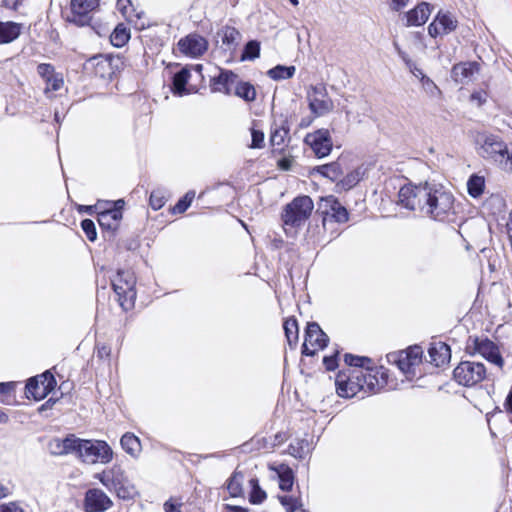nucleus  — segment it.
I'll return each instance as SVG.
<instances>
[{
  "label": "nucleus",
  "mask_w": 512,
  "mask_h": 512,
  "mask_svg": "<svg viewBox=\"0 0 512 512\" xmlns=\"http://www.w3.org/2000/svg\"><path fill=\"white\" fill-rule=\"evenodd\" d=\"M399 203L409 210H418L435 221L444 222L455 215V198L441 184L421 183L404 185L398 193Z\"/></svg>",
  "instance_id": "f257e3e1"
},
{
  "label": "nucleus",
  "mask_w": 512,
  "mask_h": 512,
  "mask_svg": "<svg viewBox=\"0 0 512 512\" xmlns=\"http://www.w3.org/2000/svg\"><path fill=\"white\" fill-rule=\"evenodd\" d=\"M74 455L87 464H106L112 460L113 451L105 441L77 437Z\"/></svg>",
  "instance_id": "f03ea898"
},
{
  "label": "nucleus",
  "mask_w": 512,
  "mask_h": 512,
  "mask_svg": "<svg viewBox=\"0 0 512 512\" xmlns=\"http://www.w3.org/2000/svg\"><path fill=\"white\" fill-rule=\"evenodd\" d=\"M314 208V203L309 196H298L288 203L282 213L285 226L298 228L309 219Z\"/></svg>",
  "instance_id": "7ed1b4c3"
},
{
  "label": "nucleus",
  "mask_w": 512,
  "mask_h": 512,
  "mask_svg": "<svg viewBox=\"0 0 512 512\" xmlns=\"http://www.w3.org/2000/svg\"><path fill=\"white\" fill-rule=\"evenodd\" d=\"M136 279L129 270H118L112 279V287L118 297V302L123 310L127 311L134 306L136 298L135 292Z\"/></svg>",
  "instance_id": "20e7f679"
},
{
  "label": "nucleus",
  "mask_w": 512,
  "mask_h": 512,
  "mask_svg": "<svg viewBox=\"0 0 512 512\" xmlns=\"http://www.w3.org/2000/svg\"><path fill=\"white\" fill-rule=\"evenodd\" d=\"M455 381L463 386H474L486 378V368L483 363L462 361L453 371Z\"/></svg>",
  "instance_id": "39448f33"
},
{
  "label": "nucleus",
  "mask_w": 512,
  "mask_h": 512,
  "mask_svg": "<svg viewBox=\"0 0 512 512\" xmlns=\"http://www.w3.org/2000/svg\"><path fill=\"white\" fill-rule=\"evenodd\" d=\"M307 100L310 111L316 117L324 116L334 109V103L328 95L326 86L322 83L309 86Z\"/></svg>",
  "instance_id": "423d86ee"
},
{
  "label": "nucleus",
  "mask_w": 512,
  "mask_h": 512,
  "mask_svg": "<svg viewBox=\"0 0 512 512\" xmlns=\"http://www.w3.org/2000/svg\"><path fill=\"white\" fill-rule=\"evenodd\" d=\"M467 348L472 349L474 353L480 354L499 368L504 366V359L500 354L498 346L487 337H469Z\"/></svg>",
  "instance_id": "0eeeda50"
},
{
  "label": "nucleus",
  "mask_w": 512,
  "mask_h": 512,
  "mask_svg": "<svg viewBox=\"0 0 512 512\" xmlns=\"http://www.w3.org/2000/svg\"><path fill=\"white\" fill-rule=\"evenodd\" d=\"M56 380L49 371L41 375L32 377L26 384L27 398H33L36 401L44 399L55 387Z\"/></svg>",
  "instance_id": "6e6552de"
},
{
  "label": "nucleus",
  "mask_w": 512,
  "mask_h": 512,
  "mask_svg": "<svg viewBox=\"0 0 512 512\" xmlns=\"http://www.w3.org/2000/svg\"><path fill=\"white\" fill-rule=\"evenodd\" d=\"M328 341V336L323 332L318 323H308L305 330V342L302 347V353L307 356H313L318 349L326 347Z\"/></svg>",
  "instance_id": "1a4fd4ad"
},
{
  "label": "nucleus",
  "mask_w": 512,
  "mask_h": 512,
  "mask_svg": "<svg viewBox=\"0 0 512 512\" xmlns=\"http://www.w3.org/2000/svg\"><path fill=\"white\" fill-rule=\"evenodd\" d=\"M304 143L309 145L318 158L328 156L332 150V139L327 129H319L308 133L304 138Z\"/></svg>",
  "instance_id": "9d476101"
},
{
  "label": "nucleus",
  "mask_w": 512,
  "mask_h": 512,
  "mask_svg": "<svg viewBox=\"0 0 512 512\" xmlns=\"http://www.w3.org/2000/svg\"><path fill=\"white\" fill-rule=\"evenodd\" d=\"M112 505V500L101 489L91 488L85 493L83 507L86 512H105Z\"/></svg>",
  "instance_id": "9b49d317"
},
{
  "label": "nucleus",
  "mask_w": 512,
  "mask_h": 512,
  "mask_svg": "<svg viewBox=\"0 0 512 512\" xmlns=\"http://www.w3.org/2000/svg\"><path fill=\"white\" fill-rule=\"evenodd\" d=\"M336 391L340 397L351 398L362 392V384L355 379V369L349 375L340 372L336 377Z\"/></svg>",
  "instance_id": "f8f14e48"
},
{
  "label": "nucleus",
  "mask_w": 512,
  "mask_h": 512,
  "mask_svg": "<svg viewBox=\"0 0 512 512\" xmlns=\"http://www.w3.org/2000/svg\"><path fill=\"white\" fill-rule=\"evenodd\" d=\"M100 0H71V21L80 25L88 24L90 13L96 10Z\"/></svg>",
  "instance_id": "ddd939ff"
},
{
  "label": "nucleus",
  "mask_w": 512,
  "mask_h": 512,
  "mask_svg": "<svg viewBox=\"0 0 512 512\" xmlns=\"http://www.w3.org/2000/svg\"><path fill=\"white\" fill-rule=\"evenodd\" d=\"M124 205L123 200H118L114 203L113 208H108L98 212V223L104 230L115 231L119 226L122 219L121 208Z\"/></svg>",
  "instance_id": "4468645a"
},
{
  "label": "nucleus",
  "mask_w": 512,
  "mask_h": 512,
  "mask_svg": "<svg viewBox=\"0 0 512 512\" xmlns=\"http://www.w3.org/2000/svg\"><path fill=\"white\" fill-rule=\"evenodd\" d=\"M180 51L186 55L197 57L207 50V41L196 34L188 35L178 42Z\"/></svg>",
  "instance_id": "2eb2a0df"
},
{
  "label": "nucleus",
  "mask_w": 512,
  "mask_h": 512,
  "mask_svg": "<svg viewBox=\"0 0 512 512\" xmlns=\"http://www.w3.org/2000/svg\"><path fill=\"white\" fill-rule=\"evenodd\" d=\"M478 72L479 64L477 62H462L452 67L451 77L457 83L466 84L470 82Z\"/></svg>",
  "instance_id": "dca6fc26"
},
{
  "label": "nucleus",
  "mask_w": 512,
  "mask_h": 512,
  "mask_svg": "<svg viewBox=\"0 0 512 512\" xmlns=\"http://www.w3.org/2000/svg\"><path fill=\"white\" fill-rule=\"evenodd\" d=\"M429 362L440 367L450 361L451 350L450 347L444 342L432 343L428 349Z\"/></svg>",
  "instance_id": "f3484780"
},
{
  "label": "nucleus",
  "mask_w": 512,
  "mask_h": 512,
  "mask_svg": "<svg viewBox=\"0 0 512 512\" xmlns=\"http://www.w3.org/2000/svg\"><path fill=\"white\" fill-rule=\"evenodd\" d=\"M76 440L74 434H69L64 439L54 438L49 442V449L53 455L75 454Z\"/></svg>",
  "instance_id": "a211bd4d"
},
{
  "label": "nucleus",
  "mask_w": 512,
  "mask_h": 512,
  "mask_svg": "<svg viewBox=\"0 0 512 512\" xmlns=\"http://www.w3.org/2000/svg\"><path fill=\"white\" fill-rule=\"evenodd\" d=\"M236 82L237 74L228 70L221 71L217 77L212 79V89L216 92H222L229 95L231 94Z\"/></svg>",
  "instance_id": "6ab92c4d"
},
{
  "label": "nucleus",
  "mask_w": 512,
  "mask_h": 512,
  "mask_svg": "<svg viewBox=\"0 0 512 512\" xmlns=\"http://www.w3.org/2000/svg\"><path fill=\"white\" fill-rule=\"evenodd\" d=\"M431 11L429 3L421 2L414 9L407 12L406 26H421L425 24L431 14Z\"/></svg>",
  "instance_id": "aec40b11"
},
{
  "label": "nucleus",
  "mask_w": 512,
  "mask_h": 512,
  "mask_svg": "<svg viewBox=\"0 0 512 512\" xmlns=\"http://www.w3.org/2000/svg\"><path fill=\"white\" fill-rule=\"evenodd\" d=\"M355 379L362 384L363 394L376 393L378 388V380L375 375L370 371V368L365 371L362 369H355Z\"/></svg>",
  "instance_id": "412c9836"
},
{
  "label": "nucleus",
  "mask_w": 512,
  "mask_h": 512,
  "mask_svg": "<svg viewBox=\"0 0 512 512\" xmlns=\"http://www.w3.org/2000/svg\"><path fill=\"white\" fill-rule=\"evenodd\" d=\"M22 24L8 21H0V44L11 43L21 34Z\"/></svg>",
  "instance_id": "4be33fe9"
},
{
  "label": "nucleus",
  "mask_w": 512,
  "mask_h": 512,
  "mask_svg": "<svg viewBox=\"0 0 512 512\" xmlns=\"http://www.w3.org/2000/svg\"><path fill=\"white\" fill-rule=\"evenodd\" d=\"M94 477L109 490H117V486L121 483L122 471L119 467H113L110 470L95 474Z\"/></svg>",
  "instance_id": "5701e85b"
},
{
  "label": "nucleus",
  "mask_w": 512,
  "mask_h": 512,
  "mask_svg": "<svg viewBox=\"0 0 512 512\" xmlns=\"http://www.w3.org/2000/svg\"><path fill=\"white\" fill-rule=\"evenodd\" d=\"M218 35L221 37L222 44L226 46L227 50L233 51L238 46L241 34L240 32L231 26H224L219 32Z\"/></svg>",
  "instance_id": "b1692460"
},
{
  "label": "nucleus",
  "mask_w": 512,
  "mask_h": 512,
  "mask_svg": "<svg viewBox=\"0 0 512 512\" xmlns=\"http://www.w3.org/2000/svg\"><path fill=\"white\" fill-rule=\"evenodd\" d=\"M289 134V127L285 123L281 125L274 124L271 127L270 143L272 147L283 150L285 141Z\"/></svg>",
  "instance_id": "393cba45"
},
{
  "label": "nucleus",
  "mask_w": 512,
  "mask_h": 512,
  "mask_svg": "<svg viewBox=\"0 0 512 512\" xmlns=\"http://www.w3.org/2000/svg\"><path fill=\"white\" fill-rule=\"evenodd\" d=\"M190 78V71L187 68H182L174 74L172 81V91L174 94L182 96L187 92L186 85Z\"/></svg>",
  "instance_id": "a878e982"
},
{
  "label": "nucleus",
  "mask_w": 512,
  "mask_h": 512,
  "mask_svg": "<svg viewBox=\"0 0 512 512\" xmlns=\"http://www.w3.org/2000/svg\"><path fill=\"white\" fill-rule=\"evenodd\" d=\"M233 89L234 94L246 102H252L256 99V89L249 82L239 81L237 78V82L235 83Z\"/></svg>",
  "instance_id": "bb28decb"
},
{
  "label": "nucleus",
  "mask_w": 512,
  "mask_h": 512,
  "mask_svg": "<svg viewBox=\"0 0 512 512\" xmlns=\"http://www.w3.org/2000/svg\"><path fill=\"white\" fill-rule=\"evenodd\" d=\"M279 477V487L283 491H290L294 482V474L290 467L286 465H280L277 469Z\"/></svg>",
  "instance_id": "cd10ccee"
},
{
  "label": "nucleus",
  "mask_w": 512,
  "mask_h": 512,
  "mask_svg": "<svg viewBox=\"0 0 512 512\" xmlns=\"http://www.w3.org/2000/svg\"><path fill=\"white\" fill-rule=\"evenodd\" d=\"M130 39V30L123 24L116 26L110 36L111 44L115 47H123Z\"/></svg>",
  "instance_id": "c85d7f7f"
},
{
  "label": "nucleus",
  "mask_w": 512,
  "mask_h": 512,
  "mask_svg": "<svg viewBox=\"0 0 512 512\" xmlns=\"http://www.w3.org/2000/svg\"><path fill=\"white\" fill-rule=\"evenodd\" d=\"M295 66L277 65L267 71V75L273 80H285L294 76Z\"/></svg>",
  "instance_id": "c756f323"
},
{
  "label": "nucleus",
  "mask_w": 512,
  "mask_h": 512,
  "mask_svg": "<svg viewBox=\"0 0 512 512\" xmlns=\"http://www.w3.org/2000/svg\"><path fill=\"white\" fill-rule=\"evenodd\" d=\"M122 448L132 456L140 452V440L132 433H126L120 440Z\"/></svg>",
  "instance_id": "7c9ffc66"
},
{
  "label": "nucleus",
  "mask_w": 512,
  "mask_h": 512,
  "mask_svg": "<svg viewBox=\"0 0 512 512\" xmlns=\"http://www.w3.org/2000/svg\"><path fill=\"white\" fill-rule=\"evenodd\" d=\"M435 21L441 27L443 35L454 31L457 27V20L450 13L439 12Z\"/></svg>",
  "instance_id": "2f4dec72"
},
{
  "label": "nucleus",
  "mask_w": 512,
  "mask_h": 512,
  "mask_svg": "<svg viewBox=\"0 0 512 512\" xmlns=\"http://www.w3.org/2000/svg\"><path fill=\"white\" fill-rule=\"evenodd\" d=\"M363 175V169L358 167L349 172L343 179H341L338 185H340L345 190H349L359 183V181L363 178Z\"/></svg>",
  "instance_id": "473e14b6"
},
{
  "label": "nucleus",
  "mask_w": 512,
  "mask_h": 512,
  "mask_svg": "<svg viewBox=\"0 0 512 512\" xmlns=\"http://www.w3.org/2000/svg\"><path fill=\"white\" fill-rule=\"evenodd\" d=\"M485 186L484 177L478 175H472L467 182V189L470 196L477 198L483 191Z\"/></svg>",
  "instance_id": "72a5a7b5"
},
{
  "label": "nucleus",
  "mask_w": 512,
  "mask_h": 512,
  "mask_svg": "<svg viewBox=\"0 0 512 512\" xmlns=\"http://www.w3.org/2000/svg\"><path fill=\"white\" fill-rule=\"evenodd\" d=\"M249 484L251 487V493L249 497V501L252 504H260L266 499V492L261 489L259 485V481L257 478H251L249 480Z\"/></svg>",
  "instance_id": "f704fd0d"
},
{
  "label": "nucleus",
  "mask_w": 512,
  "mask_h": 512,
  "mask_svg": "<svg viewBox=\"0 0 512 512\" xmlns=\"http://www.w3.org/2000/svg\"><path fill=\"white\" fill-rule=\"evenodd\" d=\"M284 331L288 343H297L298 341V323L294 317L288 318L284 322Z\"/></svg>",
  "instance_id": "c9c22d12"
},
{
  "label": "nucleus",
  "mask_w": 512,
  "mask_h": 512,
  "mask_svg": "<svg viewBox=\"0 0 512 512\" xmlns=\"http://www.w3.org/2000/svg\"><path fill=\"white\" fill-rule=\"evenodd\" d=\"M244 476L241 472H234L228 480L227 489L231 496L236 497L242 492Z\"/></svg>",
  "instance_id": "e433bc0d"
},
{
  "label": "nucleus",
  "mask_w": 512,
  "mask_h": 512,
  "mask_svg": "<svg viewBox=\"0 0 512 512\" xmlns=\"http://www.w3.org/2000/svg\"><path fill=\"white\" fill-rule=\"evenodd\" d=\"M391 357L404 374H414L415 366L403 352H400L399 354H392Z\"/></svg>",
  "instance_id": "4c0bfd02"
},
{
  "label": "nucleus",
  "mask_w": 512,
  "mask_h": 512,
  "mask_svg": "<svg viewBox=\"0 0 512 512\" xmlns=\"http://www.w3.org/2000/svg\"><path fill=\"white\" fill-rule=\"evenodd\" d=\"M345 363L350 366L354 367L355 369H361V368H369V365L372 364V360L368 357L363 356H356L352 354H345L344 356Z\"/></svg>",
  "instance_id": "58836bf2"
},
{
  "label": "nucleus",
  "mask_w": 512,
  "mask_h": 512,
  "mask_svg": "<svg viewBox=\"0 0 512 512\" xmlns=\"http://www.w3.org/2000/svg\"><path fill=\"white\" fill-rule=\"evenodd\" d=\"M260 55V43L256 40H251L246 43L241 55V60H255Z\"/></svg>",
  "instance_id": "ea45409f"
},
{
  "label": "nucleus",
  "mask_w": 512,
  "mask_h": 512,
  "mask_svg": "<svg viewBox=\"0 0 512 512\" xmlns=\"http://www.w3.org/2000/svg\"><path fill=\"white\" fill-rule=\"evenodd\" d=\"M318 171L325 177L336 181L342 174L340 165L336 162L322 165L318 168Z\"/></svg>",
  "instance_id": "a19ab883"
},
{
  "label": "nucleus",
  "mask_w": 512,
  "mask_h": 512,
  "mask_svg": "<svg viewBox=\"0 0 512 512\" xmlns=\"http://www.w3.org/2000/svg\"><path fill=\"white\" fill-rule=\"evenodd\" d=\"M331 210L333 211V217L339 223H344L348 221V211L345 207H343L337 200L331 197Z\"/></svg>",
  "instance_id": "79ce46f5"
},
{
  "label": "nucleus",
  "mask_w": 512,
  "mask_h": 512,
  "mask_svg": "<svg viewBox=\"0 0 512 512\" xmlns=\"http://www.w3.org/2000/svg\"><path fill=\"white\" fill-rule=\"evenodd\" d=\"M278 499L286 512H295L299 507L302 506L298 498L292 496H278Z\"/></svg>",
  "instance_id": "37998d69"
},
{
  "label": "nucleus",
  "mask_w": 512,
  "mask_h": 512,
  "mask_svg": "<svg viewBox=\"0 0 512 512\" xmlns=\"http://www.w3.org/2000/svg\"><path fill=\"white\" fill-rule=\"evenodd\" d=\"M195 197L194 191H188L183 198H181L174 206V212L184 213L191 205Z\"/></svg>",
  "instance_id": "c03bdc74"
},
{
  "label": "nucleus",
  "mask_w": 512,
  "mask_h": 512,
  "mask_svg": "<svg viewBox=\"0 0 512 512\" xmlns=\"http://www.w3.org/2000/svg\"><path fill=\"white\" fill-rule=\"evenodd\" d=\"M45 83H46L45 92L58 91L62 88L64 81H63V77L61 74L55 73L49 79H47V81H45Z\"/></svg>",
  "instance_id": "a18cd8bd"
},
{
  "label": "nucleus",
  "mask_w": 512,
  "mask_h": 512,
  "mask_svg": "<svg viewBox=\"0 0 512 512\" xmlns=\"http://www.w3.org/2000/svg\"><path fill=\"white\" fill-rule=\"evenodd\" d=\"M403 353L411 360L414 366L421 363L423 350L420 346L409 347L406 351H403Z\"/></svg>",
  "instance_id": "49530a36"
},
{
  "label": "nucleus",
  "mask_w": 512,
  "mask_h": 512,
  "mask_svg": "<svg viewBox=\"0 0 512 512\" xmlns=\"http://www.w3.org/2000/svg\"><path fill=\"white\" fill-rule=\"evenodd\" d=\"M81 228L83 229V231L85 232L87 238L90 241H95L96 240L97 232H96L95 224H94V222L92 220L84 219L81 222Z\"/></svg>",
  "instance_id": "de8ad7c7"
},
{
  "label": "nucleus",
  "mask_w": 512,
  "mask_h": 512,
  "mask_svg": "<svg viewBox=\"0 0 512 512\" xmlns=\"http://www.w3.org/2000/svg\"><path fill=\"white\" fill-rule=\"evenodd\" d=\"M149 202L154 210H159L164 206L165 198L160 191H152Z\"/></svg>",
  "instance_id": "09e8293b"
},
{
  "label": "nucleus",
  "mask_w": 512,
  "mask_h": 512,
  "mask_svg": "<svg viewBox=\"0 0 512 512\" xmlns=\"http://www.w3.org/2000/svg\"><path fill=\"white\" fill-rule=\"evenodd\" d=\"M117 7L125 17H131L135 12L131 0H117Z\"/></svg>",
  "instance_id": "8fccbe9b"
},
{
  "label": "nucleus",
  "mask_w": 512,
  "mask_h": 512,
  "mask_svg": "<svg viewBox=\"0 0 512 512\" xmlns=\"http://www.w3.org/2000/svg\"><path fill=\"white\" fill-rule=\"evenodd\" d=\"M37 72L44 81H47V79H49L52 75L55 74L53 65L48 63L39 64L37 67Z\"/></svg>",
  "instance_id": "3c124183"
},
{
  "label": "nucleus",
  "mask_w": 512,
  "mask_h": 512,
  "mask_svg": "<svg viewBox=\"0 0 512 512\" xmlns=\"http://www.w3.org/2000/svg\"><path fill=\"white\" fill-rule=\"evenodd\" d=\"M251 148H262L264 146V133L260 130L252 129Z\"/></svg>",
  "instance_id": "603ef678"
},
{
  "label": "nucleus",
  "mask_w": 512,
  "mask_h": 512,
  "mask_svg": "<svg viewBox=\"0 0 512 512\" xmlns=\"http://www.w3.org/2000/svg\"><path fill=\"white\" fill-rule=\"evenodd\" d=\"M338 354H339V352L336 351L333 355L325 356L324 357L323 364L325 365V367H326V369L328 371H333V370H335L337 368V366H338V362H337Z\"/></svg>",
  "instance_id": "864d4df0"
},
{
  "label": "nucleus",
  "mask_w": 512,
  "mask_h": 512,
  "mask_svg": "<svg viewBox=\"0 0 512 512\" xmlns=\"http://www.w3.org/2000/svg\"><path fill=\"white\" fill-rule=\"evenodd\" d=\"M0 512H26L17 502H9L0 505Z\"/></svg>",
  "instance_id": "5fc2aeb1"
},
{
  "label": "nucleus",
  "mask_w": 512,
  "mask_h": 512,
  "mask_svg": "<svg viewBox=\"0 0 512 512\" xmlns=\"http://www.w3.org/2000/svg\"><path fill=\"white\" fill-rule=\"evenodd\" d=\"M26 1L27 0H2V6L13 11H18Z\"/></svg>",
  "instance_id": "6e6d98bb"
},
{
  "label": "nucleus",
  "mask_w": 512,
  "mask_h": 512,
  "mask_svg": "<svg viewBox=\"0 0 512 512\" xmlns=\"http://www.w3.org/2000/svg\"><path fill=\"white\" fill-rule=\"evenodd\" d=\"M181 503H174L172 499L166 501L164 503V511L165 512H182L181 511Z\"/></svg>",
  "instance_id": "4d7b16f0"
},
{
  "label": "nucleus",
  "mask_w": 512,
  "mask_h": 512,
  "mask_svg": "<svg viewBox=\"0 0 512 512\" xmlns=\"http://www.w3.org/2000/svg\"><path fill=\"white\" fill-rule=\"evenodd\" d=\"M428 33L431 37H437L443 34L441 27L435 20L428 26Z\"/></svg>",
  "instance_id": "13d9d810"
},
{
  "label": "nucleus",
  "mask_w": 512,
  "mask_h": 512,
  "mask_svg": "<svg viewBox=\"0 0 512 512\" xmlns=\"http://www.w3.org/2000/svg\"><path fill=\"white\" fill-rule=\"evenodd\" d=\"M421 82L423 84V87L426 90H430L431 91L433 89H438L437 86L435 85V83L429 77H427L426 75H422Z\"/></svg>",
  "instance_id": "bf43d9fd"
},
{
  "label": "nucleus",
  "mask_w": 512,
  "mask_h": 512,
  "mask_svg": "<svg viewBox=\"0 0 512 512\" xmlns=\"http://www.w3.org/2000/svg\"><path fill=\"white\" fill-rule=\"evenodd\" d=\"M289 453L294 457L302 458V447L300 446L299 443H297V445L290 444Z\"/></svg>",
  "instance_id": "052dcab7"
},
{
  "label": "nucleus",
  "mask_w": 512,
  "mask_h": 512,
  "mask_svg": "<svg viewBox=\"0 0 512 512\" xmlns=\"http://www.w3.org/2000/svg\"><path fill=\"white\" fill-rule=\"evenodd\" d=\"M292 163H293V159L283 158V159L279 160L278 166L280 167V169L288 171L292 168Z\"/></svg>",
  "instance_id": "680f3d73"
},
{
  "label": "nucleus",
  "mask_w": 512,
  "mask_h": 512,
  "mask_svg": "<svg viewBox=\"0 0 512 512\" xmlns=\"http://www.w3.org/2000/svg\"><path fill=\"white\" fill-rule=\"evenodd\" d=\"M409 0H392L391 1V9L394 11H399L403 7L407 5Z\"/></svg>",
  "instance_id": "e2e57ef3"
},
{
  "label": "nucleus",
  "mask_w": 512,
  "mask_h": 512,
  "mask_svg": "<svg viewBox=\"0 0 512 512\" xmlns=\"http://www.w3.org/2000/svg\"><path fill=\"white\" fill-rule=\"evenodd\" d=\"M399 57L405 62L409 70H412V67H414V62L410 59L408 54L403 50H399Z\"/></svg>",
  "instance_id": "0e129e2a"
},
{
  "label": "nucleus",
  "mask_w": 512,
  "mask_h": 512,
  "mask_svg": "<svg viewBox=\"0 0 512 512\" xmlns=\"http://www.w3.org/2000/svg\"><path fill=\"white\" fill-rule=\"evenodd\" d=\"M56 403V400L50 398L48 399L41 407L39 408V412H42L46 409H51L53 405Z\"/></svg>",
  "instance_id": "69168bd1"
},
{
  "label": "nucleus",
  "mask_w": 512,
  "mask_h": 512,
  "mask_svg": "<svg viewBox=\"0 0 512 512\" xmlns=\"http://www.w3.org/2000/svg\"><path fill=\"white\" fill-rule=\"evenodd\" d=\"M95 209H96V206H81L79 208V211L80 212L84 211L87 214L92 215L94 213Z\"/></svg>",
  "instance_id": "338daca9"
},
{
  "label": "nucleus",
  "mask_w": 512,
  "mask_h": 512,
  "mask_svg": "<svg viewBox=\"0 0 512 512\" xmlns=\"http://www.w3.org/2000/svg\"><path fill=\"white\" fill-rule=\"evenodd\" d=\"M109 354H110V349L107 348L106 346H103L98 349V355L100 357L109 356Z\"/></svg>",
  "instance_id": "774afa93"
}]
</instances>
